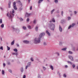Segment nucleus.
Wrapping results in <instances>:
<instances>
[{
	"mask_svg": "<svg viewBox=\"0 0 78 78\" xmlns=\"http://www.w3.org/2000/svg\"><path fill=\"white\" fill-rule=\"evenodd\" d=\"M45 35V33H42L40 34L38 38H35L34 40V43L35 44H39L41 42V40L42 37Z\"/></svg>",
	"mask_w": 78,
	"mask_h": 78,
	"instance_id": "1",
	"label": "nucleus"
},
{
	"mask_svg": "<svg viewBox=\"0 0 78 78\" xmlns=\"http://www.w3.org/2000/svg\"><path fill=\"white\" fill-rule=\"evenodd\" d=\"M12 16H13V17L14 15V14L12 13L11 12H10L9 14V12H8L7 14V16L9 18H10V19H11V21H12Z\"/></svg>",
	"mask_w": 78,
	"mask_h": 78,
	"instance_id": "2",
	"label": "nucleus"
},
{
	"mask_svg": "<svg viewBox=\"0 0 78 78\" xmlns=\"http://www.w3.org/2000/svg\"><path fill=\"white\" fill-rule=\"evenodd\" d=\"M50 29L51 30L54 31V29H55V26L54 24H50Z\"/></svg>",
	"mask_w": 78,
	"mask_h": 78,
	"instance_id": "3",
	"label": "nucleus"
},
{
	"mask_svg": "<svg viewBox=\"0 0 78 78\" xmlns=\"http://www.w3.org/2000/svg\"><path fill=\"white\" fill-rule=\"evenodd\" d=\"M16 2H15L13 3V6L14 9L15 10H17V7H16Z\"/></svg>",
	"mask_w": 78,
	"mask_h": 78,
	"instance_id": "4",
	"label": "nucleus"
},
{
	"mask_svg": "<svg viewBox=\"0 0 78 78\" xmlns=\"http://www.w3.org/2000/svg\"><path fill=\"white\" fill-rule=\"evenodd\" d=\"M66 20H65L64 19H62L61 21V23H66Z\"/></svg>",
	"mask_w": 78,
	"mask_h": 78,
	"instance_id": "5",
	"label": "nucleus"
},
{
	"mask_svg": "<svg viewBox=\"0 0 78 78\" xmlns=\"http://www.w3.org/2000/svg\"><path fill=\"white\" fill-rule=\"evenodd\" d=\"M59 30L60 32H62V28L60 25L59 26Z\"/></svg>",
	"mask_w": 78,
	"mask_h": 78,
	"instance_id": "6",
	"label": "nucleus"
},
{
	"mask_svg": "<svg viewBox=\"0 0 78 78\" xmlns=\"http://www.w3.org/2000/svg\"><path fill=\"white\" fill-rule=\"evenodd\" d=\"M23 43H25V44H28L29 43V41L27 40H24L23 41Z\"/></svg>",
	"mask_w": 78,
	"mask_h": 78,
	"instance_id": "7",
	"label": "nucleus"
},
{
	"mask_svg": "<svg viewBox=\"0 0 78 78\" xmlns=\"http://www.w3.org/2000/svg\"><path fill=\"white\" fill-rule=\"evenodd\" d=\"M69 59H70L71 61H73V58L72 56H69Z\"/></svg>",
	"mask_w": 78,
	"mask_h": 78,
	"instance_id": "8",
	"label": "nucleus"
},
{
	"mask_svg": "<svg viewBox=\"0 0 78 78\" xmlns=\"http://www.w3.org/2000/svg\"><path fill=\"white\" fill-rule=\"evenodd\" d=\"M30 14L28 13H26V16L27 17H28L29 16H30Z\"/></svg>",
	"mask_w": 78,
	"mask_h": 78,
	"instance_id": "9",
	"label": "nucleus"
},
{
	"mask_svg": "<svg viewBox=\"0 0 78 78\" xmlns=\"http://www.w3.org/2000/svg\"><path fill=\"white\" fill-rule=\"evenodd\" d=\"M46 33L48 34V36H50V33L48 32V30L46 31Z\"/></svg>",
	"mask_w": 78,
	"mask_h": 78,
	"instance_id": "10",
	"label": "nucleus"
},
{
	"mask_svg": "<svg viewBox=\"0 0 78 78\" xmlns=\"http://www.w3.org/2000/svg\"><path fill=\"white\" fill-rule=\"evenodd\" d=\"M46 33L48 34V36H50V33L48 32V30L46 31Z\"/></svg>",
	"mask_w": 78,
	"mask_h": 78,
	"instance_id": "11",
	"label": "nucleus"
},
{
	"mask_svg": "<svg viewBox=\"0 0 78 78\" xmlns=\"http://www.w3.org/2000/svg\"><path fill=\"white\" fill-rule=\"evenodd\" d=\"M31 62H29L27 63V66H28V67H30V66H31Z\"/></svg>",
	"mask_w": 78,
	"mask_h": 78,
	"instance_id": "12",
	"label": "nucleus"
},
{
	"mask_svg": "<svg viewBox=\"0 0 78 78\" xmlns=\"http://www.w3.org/2000/svg\"><path fill=\"white\" fill-rule=\"evenodd\" d=\"M12 55H16V56H17L18 55V53L17 52L16 53H12Z\"/></svg>",
	"mask_w": 78,
	"mask_h": 78,
	"instance_id": "13",
	"label": "nucleus"
},
{
	"mask_svg": "<svg viewBox=\"0 0 78 78\" xmlns=\"http://www.w3.org/2000/svg\"><path fill=\"white\" fill-rule=\"evenodd\" d=\"M35 30L36 31H37V32L38 31V27H37V26L35 28Z\"/></svg>",
	"mask_w": 78,
	"mask_h": 78,
	"instance_id": "14",
	"label": "nucleus"
},
{
	"mask_svg": "<svg viewBox=\"0 0 78 78\" xmlns=\"http://www.w3.org/2000/svg\"><path fill=\"white\" fill-rule=\"evenodd\" d=\"M23 29L24 30H27V27H25L23 26L22 27Z\"/></svg>",
	"mask_w": 78,
	"mask_h": 78,
	"instance_id": "15",
	"label": "nucleus"
},
{
	"mask_svg": "<svg viewBox=\"0 0 78 78\" xmlns=\"http://www.w3.org/2000/svg\"><path fill=\"white\" fill-rule=\"evenodd\" d=\"M59 45L60 46H62V43L61 41L59 42Z\"/></svg>",
	"mask_w": 78,
	"mask_h": 78,
	"instance_id": "16",
	"label": "nucleus"
},
{
	"mask_svg": "<svg viewBox=\"0 0 78 78\" xmlns=\"http://www.w3.org/2000/svg\"><path fill=\"white\" fill-rule=\"evenodd\" d=\"M43 0H40L38 1V3L39 4V3H41V2H42V1H43Z\"/></svg>",
	"mask_w": 78,
	"mask_h": 78,
	"instance_id": "17",
	"label": "nucleus"
},
{
	"mask_svg": "<svg viewBox=\"0 0 78 78\" xmlns=\"http://www.w3.org/2000/svg\"><path fill=\"white\" fill-rule=\"evenodd\" d=\"M52 20L53 22H55V18H54L52 19Z\"/></svg>",
	"mask_w": 78,
	"mask_h": 78,
	"instance_id": "18",
	"label": "nucleus"
},
{
	"mask_svg": "<svg viewBox=\"0 0 78 78\" xmlns=\"http://www.w3.org/2000/svg\"><path fill=\"white\" fill-rule=\"evenodd\" d=\"M54 2L55 3H58V0H54Z\"/></svg>",
	"mask_w": 78,
	"mask_h": 78,
	"instance_id": "19",
	"label": "nucleus"
},
{
	"mask_svg": "<svg viewBox=\"0 0 78 78\" xmlns=\"http://www.w3.org/2000/svg\"><path fill=\"white\" fill-rule=\"evenodd\" d=\"M11 1H9V2L8 3V5H11Z\"/></svg>",
	"mask_w": 78,
	"mask_h": 78,
	"instance_id": "20",
	"label": "nucleus"
},
{
	"mask_svg": "<svg viewBox=\"0 0 78 78\" xmlns=\"http://www.w3.org/2000/svg\"><path fill=\"white\" fill-rule=\"evenodd\" d=\"M50 67L51 69L52 70H53V66H52L51 65Z\"/></svg>",
	"mask_w": 78,
	"mask_h": 78,
	"instance_id": "21",
	"label": "nucleus"
},
{
	"mask_svg": "<svg viewBox=\"0 0 78 78\" xmlns=\"http://www.w3.org/2000/svg\"><path fill=\"white\" fill-rule=\"evenodd\" d=\"M75 24L74 23H73L71 25V27H72V28H73V27H74V26H75Z\"/></svg>",
	"mask_w": 78,
	"mask_h": 78,
	"instance_id": "22",
	"label": "nucleus"
},
{
	"mask_svg": "<svg viewBox=\"0 0 78 78\" xmlns=\"http://www.w3.org/2000/svg\"><path fill=\"white\" fill-rule=\"evenodd\" d=\"M2 75H4L5 74V71H4V70H2Z\"/></svg>",
	"mask_w": 78,
	"mask_h": 78,
	"instance_id": "23",
	"label": "nucleus"
},
{
	"mask_svg": "<svg viewBox=\"0 0 78 78\" xmlns=\"http://www.w3.org/2000/svg\"><path fill=\"white\" fill-rule=\"evenodd\" d=\"M19 19L21 21H23V19H22V18H19Z\"/></svg>",
	"mask_w": 78,
	"mask_h": 78,
	"instance_id": "24",
	"label": "nucleus"
},
{
	"mask_svg": "<svg viewBox=\"0 0 78 78\" xmlns=\"http://www.w3.org/2000/svg\"><path fill=\"white\" fill-rule=\"evenodd\" d=\"M16 3H21L20 0L16 1Z\"/></svg>",
	"mask_w": 78,
	"mask_h": 78,
	"instance_id": "25",
	"label": "nucleus"
},
{
	"mask_svg": "<svg viewBox=\"0 0 78 78\" xmlns=\"http://www.w3.org/2000/svg\"><path fill=\"white\" fill-rule=\"evenodd\" d=\"M14 40H13L11 43V45H14Z\"/></svg>",
	"mask_w": 78,
	"mask_h": 78,
	"instance_id": "26",
	"label": "nucleus"
},
{
	"mask_svg": "<svg viewBox=\"0 0 78 78\" xmlns=\"http://www.w3.org/2000/svg\"><path fill=\"white\" fill-rule=\"evenodd\" d=\"M18 30H19V29L17 28H15V31H18Z\"/></svg>",
	"mask_w": 78,
	"mask_h": 78,
	"instance_id": "27",
	"label": "nucleus"
},
{
	"mask_svg": "<svg viewBox=\"0 0 78 78\" xmlns=\"http://www.w3.org/2000/svg\"><path fill=\"white\" fill-rule=\"evenodd\" d=\"M28 27L29 29H31V27L30 25L28 26Z\"/></svg>",
	"mask_w": 78,
	"mask_h": 78,
	"instance_id": "28",
	"label": "nucleus"
},
{
	"mask_svg": "<svg viewBox=\"0 0 78 78\" xmlns=\"http://www.w3.org/2000/svg\"><path fill=\"white\" fill-rule=\"evenodd\" d=\"M55 9H53V10H52L51 11V14H53V12H54V11H55Z\"/></svg>",
	"mask_w": 78,
	"mask_h": 78,
	"instance_id": "29",
	"label": "nucleus"
},
{
	"mask_svg": "<svg viewBox=\"0 0 78 78\" xmlns=\"http://www.w3.org/2000/svg\"><path fill=\"white\" fill-rule=\"evenodd\" d=\"M68 52L69 54H72L73 53V52H72L70 51H68Z\"/></svg>",
	"mask_w": 78,
	"mask_h": 78,
	"instance_id": "30",
	"label": "nucleus"
},
{
	"mask_svg": "<svg viewBox=\"0 0 78 78\" xmlns=\"http://www.w3.org/2000/svg\"><path fill=\"white\" fill-rule=\"evenodd\" d=\"M68 20H70V19H71V17H70V16H68Z\"/></svg>",
	"mask_w": 78,
	"mask_h": 78,
	"instance_id": "31",
	"label": "nucleus"
},
{
	"mask_svg": "<svg viewBox=\"0 0 78 78\" xmlns=\"http://www.w3.org/2000/svg\"><path fill=\"white\" fill-rule=\"evenodd\" d=\"M1 27L2 28H3L4 27V24H2L1 25Z\"/></svg>",
	"mask_w": 78,
	"mask_h": 78,
	"instance_id": "32",
	"label": "nucleus"
},
{
	"mask_svg": "<svg viewBox=\"0 0 78 78\" xmlns=\"http://www.w3.org/2000/svg\"><path fill=\"white\" fill-rule=\"evenodd\" d=\"M71 27H72V25H70L69 26V27H68V29L69 30V29H70V28H71Z\"/></svg>",
	"mask_w": 78,
	"mask_h": 78,
	"instance_id": "33",
	"label": "nucleus"
},
{
	"mask_svg": "<svg viewBox=\"0 0 78 78\" xmlns=\"http://www.w3.org/2000/svg\"><path fill=\"white\" fill-rule=\"evenodd\" d=\"M21 72H23V68H22L21 69Z\"/></svg>",
	"mask_w": 78,
	"mask_h": 78,
	"instance_id": "34",
	"label": "nucleus"
},
{
	"mask_svg": "<svg viewBox=\"0 0 78 78\" xmlns=\"http://www.w3.org/2000/svg\"><path fill=\"white\" fill-rule=\"evenodd\" d=\"M22 9H23V8H22V7L21 6L20 7V10L21 11V10H22Z\"/></svg>",
	"mask_w": 78,
	"mask_h": 78,
	"instance_id": "35",
	"label": "nucleus"
},
{
	"mask_svg": "<svg viewBox=\"0 0 78 78\" xmlns=\"http://www.w3.org/2000/svg\"><path fill=\"white\" fill-rule=\"evenodd\" d=\"M47 44V43H45V42H44L43 43V45H46Z\"/></svg>",
	"mask_w": 78,
	"mask_h": 78,
	"instance_id": "36",
	"label": "nucleus"
},
{
	"mask_svg": "<svg viewBox=\"0 0 78 78\" xmlns=\"http://www.w3.org/2000/svg\"><path fill=\"white\" fill-rule=\"evenodd\" d=\"M30 21V19L29 18H28L27 20V22H29Z\"/></svg>",
	"mask_w": 78,
	"mask_h": 78,
	"instance_id": "37",
	"label": "nucleus"
},
{
	"mask_svg": "<svg viewBox=\"0 0 78 78\" xmlns=\"http://www.w3.org/2000/svg\"><path fill=\"white\" fill-rule=\"evenodd\" d=\"M13 51H16V52H17V49H14Z\"/></svg>",
	"mask_w": 78,
	"mask_h": 78,
	"instance_id": "38",
	"label": "nucleus"
},
{
	"mask_svg": "<svg viewBox=\"0 0 78 78\" xmlns=\"http://www.w3.org/2000/svg\"><path fill=\"white\" fill-rule=\"evenodd\" d=\"M67 62H68V63H69V64H70L72 65V62L69 61H67Z\"/></svg>",
	"mask_w": 78,
	"mask_h": 78,
	"instance_id": "39",
	"label": "nucleus"
},
{
	"mask_svg": "<svg viewBox=\"0 0 78 78\" xmlns=\"http://www.w3.org/2000/svg\"><path fill=\"white\" fill-rule=\"evenodd\" d=\"M0 23H2V19H1L0 20Z\"/></svg>",
	"mask_w": 78,
	"mask_h": 78,
	"instance_id": "40",
	"label": "nucleus"
},
{
	"mask_svg": "<svg viewBox=\"0 0 78 78\" xmlns=\"http://www.w3.org/2000/svg\"><path fill=\"white\" fill-rule=\"evenodd\" d=\"M72 67L73 68H75V65L73 64L72 65Z\"/></svg>",
	"mask_w": 78,
	"mask_h": 78,
	"instance_id": "41",
	"label": "nucleus"
},
{
	"mask_svg": "<svg viewBox=\"0 0 78 78\" xmlns=\"http://www.w3.org/2000/svg\"><path fill=\"white\" fill-rule=\"evenodd\" d=\"M31 61H34V60L33 59V58H31L30 59Z\"/></svg>",
	"mask_w": 78,
	"mask_h": 78,
	"instance_id": "42",
	"label": "nucleus"
},
{
	"mask_svg": "<svg viewBox=\"0 0 78 78\" xmlns=\"http://www.w3.org/2000/svg\"><path fill=\"white\" fill-rule=\"evenodd\" d=\"M43 68L45 70H46V68H45V67L44 66H43Z\"/></svg>",
	"mask_w": 78,
	"mask_h": 78,
	"instance_id": "43",
	"label": "nucleus"
},
{
	"mask_svg": "<svg viewBox=\"0 0 78 78\" xmlns=\"http://www.w3.org/2000/svg\"><path fill=\"white\" fill-rule=\"evenodd\" d=\"M14 9H12V13H14Z\"/></svg>",
	"mask_w": 78,
	"mask_h": 78,
	"instance_id": "44",
	"label": "nucleus"
},
{
	"mask_svg": "<svg viewBox=\"0 0 78 78\" xmlns=\"http://www.w3.org/2000/svg\"><path fill=\"white\" fill-rule=\"evenodd\" d=\"M61 15L62 16H63V11H62L61 12Z\"/></svg>",
	"mask_w": 78,
	"mask_h": 78,
	"instance_id": "45",
	"label": "nucleus"
},
{
	"mask_svg": "<svg viewBox=\"0 0 78 78\" xmlns=\"http://www.w3.org/2000/svg\"><path fill=\"white\" fill-rule=\"evenodd\" d=\"M9 71L10 73H12V71H11V70L9 69Z\"/></svg>",
	"mask_w": 78,
	"mask_h": 78,
	"instance_id": "46",
	"label": "nucleus"
},
{
	"mask_svg": "<svg viewBox=\"0 0 78 78\" xmlns=\"http://www.w3.org/2000/svg\"><path fill=\"white\" fill-rule=\"evenodd\" d=\"M26 66V69H27L28 68V67H29V66Z\"/></svg>",
	"mask_w": 78,
	"mask_h": 78,
	"instance_id": "47",
	"label": "nucleus"
},
{
	"mask_svg": "<svg viewBox=\"0 0 78 78\" xmlns=\"http://www.w3.org/2000/svg\"><path fill=\"white\" fill-rule=\"evenodd\" d=\"M12 29H13V30H14V31H15V29H15V28H14V27H12Z\"/></svg>",
	"mask_w": 78,
	"mask_h": 78,
	"instance_id": "48",
	"label": "nucleus"
},
{
	"mask_svg": "<svg viewBox=\"0 0 78 78\" xmlns=\"http://www.w3.org/2000/svg\"><path fill=\"white\" fill-rule=\"evenodd\" d=\"M36 23V20H34V23Z\"/></svg>",
	"mask_w": 78,
	"mask_h": 78,
	"instance_id": "49",
	"label": "nucleus"
},
{
	"mask_svg": "<svg viewBox=\"0 0 78 78\" xmlns=\"http://www.w3.org/2000/svg\"><path fill=\"white\" fill-rule=\"evenodd\" d=\"M57 14H59V10H57Z\"/></svg>",
	"mask_w": 78,
	"mask_h": 78,
	"instance_id": "50",
	"label": "nucleus"
},
{
	"mask_svg": "<svg viewBox=\"0 0 78 78\" xmlns=\"http://www.w3.org/2000/svg\"><path fill=\"white\" fill-rule=\"evenodd\" d=\"M23 78H26V76H25V75H24L23 76Z\"/></svg>",
	"mask_w": 78,
	"mask_h": 78,
	"instance_id": "51",
	"label": "nucleus"
},
{
	"mask_svg": "<svg viewBox=\"0 0 78 78\" xmlns=\"http://www.w3.org/2000/svg\"><path fill=\"white\" fill-rule=\"evenodd\" d=\"M76 13H77V12H76V11H74L75 14H76Z\"/></svg>",
	"mask_w": 78,
	"mask_h": 78,
	"instance_id": "52",
	"label": "nucleus"
},
{
	"mask_svg": "<svg viewBox=\"0 0 78 78\" xmlns=\"http://www.w3.org/2000/svg\"><path fill=\"white\" fill-rule=\"evenodd\" d=\"M16 46L17 47H19V44H16Z\"/></svg>",
	"mask_w": 78,
	"mask_h": 78,
	"instance_id": "53",
	"label": "nucleus"
},
{
	"mask_svg": "<svg viewBox=\"0 0 78 78\" xmlns=\"http://www.w3.org/2000/svg\"><path fill=\"white\" fill-rule=\"evenodd\" d=\"M0 9H1V10H2V11H3V9H2V7H1L0 8Z\"/></svg>",
	"mask_w": 78,
	"mask_h": 78,
	"instance_id": "54",
	"label": "nucleus"
},
{
	"mask_svg": "<svg viewBox=\"0 0 78 78\" xmlns=\"http://www.w3.org/2000/svg\"><path fill=\"white\" fill-rule=\"evenodd\" d=\"M56 54H57L58 56H59V53L57 52L56 53Z\"/></svg>",
	"mask_w": 78,
	"mask_h": 78,
	"instance_id": "55",
	"label": "nucleus"
},
{
	"mask_svg": "<svg viewBox=\"0 0 78 78\" xmlns=\"http://www.w3.org/2000/svg\"><path fill=\"white\" fill-rule=\"evenodd\" d=\"M66 50V49H62V51H65V50Z\"/></svg>",
	"mask_w": 78,
	"mask_h": 78,
	"instance_id": "56",
	"label": "nucleus"
},
{
	"mask_svg": "<svg viewBox=\"0 0 78 78\" xmlns=\"http://www.w3.org/2000/svg\"><path fill=\"white\" fill-rule=\"evenodd\" d=\"M7 49H10V48H9L8 46H7Z\"/></svg>",
	"mask_w": 78,
	"mask_h": 78,
	"instance_id": "57",
	"label": "nucleus"
},
{
	"mask_svg": "<svg viewBox=\"0 0 78 78\" xmlns=\"http://www.w3.org/2000/svg\"><path fill=\"white\" fill-rule=\"evenodd\" d=\"M20 5H21V7L22 6V4L21 2L20 3Z\"/></svg>",
	"mask_w": 78,
	"mask_h": 78,
	"instance_id": "58",
	"label": "nucleus"
},
{
	"mask_svg": "<svg viewBox=\"0 0 78 78\" xmlns=\"http://www.w3.org/2000/svg\"><path fill=\"white\" fill-rule=\"evenodd\" d=\"M63 76L64 77H66V74H64Z\"/></svg>",
	"mask_w": 78,
	"mask_h": 78,
	"instance_id": "59",
	"label": "nucleus"
},
{
	"mask_svg": "<svg viewBox=\"0 0 78 78\" xmlns=\"http://www.w3.org/2000/svg\"><path fill=\"white\" fill-rule=\"evenodd\" d=\"M72 48H73V49H75V47L74 46H73L72 47Z\"/></svg>",
	"mask_w": 78,
	"mask_h": 78,
	"instance_id": "60",
	"label": "nucleus"
},
{
	"mask_svg": "<svg viewBox=\"0 0 78 78\" xmlns=\"http://www.w3.org/2000/svg\"><path fill=\"white\" fill-rule=\"evenodd\" d=\"M0 49H3L2 46H1V47H0Z\"/></svg>",
	"mask_w": 78,
	"mask_h": 78,
	"instance_id": "61",
	"label": "nucleus"
},
{
	"mask_svg": "<svg viewBox=\"0 0 78 78\" xmlns=\"http://www.w3.org/2000/svg\"><path fill=\"white\" fill-rule=\"evenodd\" d=\"M65 67L66 68H67V67H68V66H67V65H66L65 66Z\"/></svg>",
	"mask_w": 78,
	"mask_h": 78,
	"instance_id": "62",
	"label": "nucleus"
},
{
	"mask_svg": "<svg viewBox=\"0 0 78 78\" xmlns=\"http://www.w3.org/2000/svg\"><path fill=\"white\" fill-rule=\"evenodd\" d=\"M70 16H73V14L72 13L70 14Z\"/></svg>",
	"mask_w": 78,
	"mask_h": 78,
	"instance_id": "63",
	"label": "nucleus"
},
{
	"mask_svg": "<svg viewBox=\"0 0 78 78\" xmlns=\"http://www.w3.org/2000/svg\"><path fill=\"white\" fill-rule=\"evenodd\" d=\"M67 48H63L62 49H67Z\"/></svg>",
	"mask_w": 78,
	"mask_h": 78,
	"instance_id": "64",
	"label": "nucleus"
}]
</instances>
